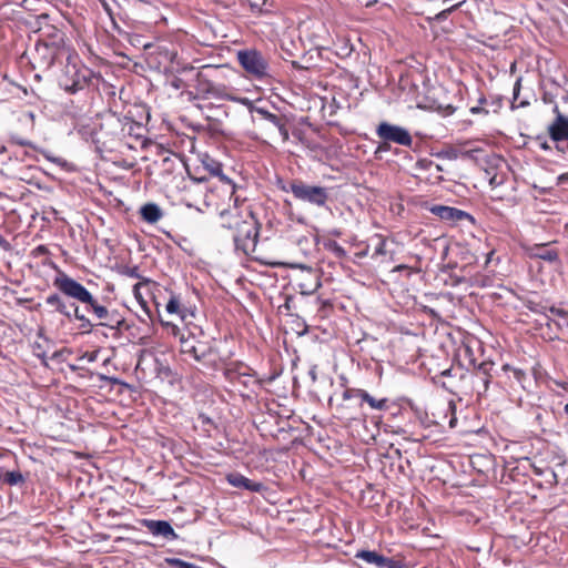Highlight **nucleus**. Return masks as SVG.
Instances as JSON below:
<instances>
[{
	"mask_svg": "<svg viewBox=\"0 0 568 568\" xmlns=\"http://www.w3.org/2000/svg\"><path fill=\"white\" fill-rule=\"evenodd\" d=\"M219 225L223 235L231 239L235 251L258 260L255 255L261 223L251 204L246 201L229 206L220 213Z\"/></svg>",
	"mask_w": 568,
	"mask_h": 568,
	"instance_id": "f257e3e1",
	"label": "nucleus"
},
{
	"mask_svg": "<svg viewBox=\"0 0 568 568\" xmlns=\"http://www.w3.org/2000/svg\"><path fill=\"white\" fill-rule=\"evenodd\" d=\"M54 267L58 270V275L53 280V286L64 296L84 304L87 311L91 312L99 320L97 325L108 327L118 333L130 327L125 318L118 311L108 310L80 282L59 270L58 266Z\"/></svg>",
	"mask_w": 568,
	"mask_h": 568,
	"instance_id": "f03ea898",
	"label": "nucleus"
},
{
	"mask_svg": "<svg viewBox=\"0 0 568 568\" xmlns=\"http://www.w3.org/2000/svg\"><path fill=\"white\" fill-rule=\"evenodd\" d=\"M73 48L68 43L64 32L53 29L39 39L30 52L29 62L33 70L49 71L57 61L68 59Z\"/></svg>",
	"mask_w": 568,
	"mask_h": 568,
	"instance_id": "7ed1b4c3",
	"label": "nucleus"
},
{
	"mask_svg": "<svg viewBox=\"0 0 568 568\" xmlns=\"http://www.w3.org/2000/svg\"><path fill=\"white\" fill-rule=\"evenodd\" d=\"M67 63L58 78L59 87L69 94L85 90L92 83L95 74L93 70L81 62L75 50L69 53Z\"/></svg>",
	"mask_w": 568,
	"mask_h": 568,
	"instance_id": "20e7f679",
	"label": "nucleus"
},
{
	"mask_svg": "<svg viewBox=\"0 0 568 568\" xmlns=\"http://www.w3.org/2000/svg\"><path fill=\"white\" fill-rule=\"evenodd\" d=\"M222 67L205 65L202 71L196 75L195 91L202 99H225L229 98L230 88L217 82L216 73L220 72Z\"/></svg>",
	"mask_w": 568,
	"mask_h": 568,
	"instance_id": "39448f33",
	"label": "nucleus"
},
{
	"mask_svg": "<svg viewBox=\"0 0 568 568\" xmlns=\"http://www.w3.org/2000/svg\"><path fill=\"white\" fill-rule=\"evenodd\" d=\"M280 189L283 192H291L296 200L310 203L315 206H324L329 197L326 187L320 185H310L298 179L292 180L288 185H280Z\"/></svg>",
	"mask_w": 568,
	"mask_h": 568,
	"instance_id": "423d86ee",
	"label": "nucleus"
},
{
	"mask_svg": "<svg viewBox=\"0 0 568 568\" xmlns=\"http://www.w3.org/2000/svg\"><path fill=\"white\" fill-rule=\"evenodd\" d=\"M236 58L251 78L261 80L268 75V62L260 51L255 49L240 50Z\"/></svg>",
	"mask_w": 568,
	"mask_h": 568,
	"instance_id": "0eeeda50",
	"label": "nucleus"
},
{
	"mask_svg": "<svg viewBox=\"0 0 568 568\" xmlns=\"http://www.w3.org/2000/svg\"><path fill=\"white\" fill-rule=\"evenodd\" d=\"M376 135L382 141H388L402 146L410 148L413 144V136L407 129L386 121L377 125Z\"/></svg>",
	"mask_w": 568,
	"mask_h": 568,
	"instance_id": "6e6552de",
	"label": "nucleus"
},
{
	"mask_svg": "<svg viewBox=\"0 0 568 568\" xmlns=\"http://www.w3.org/2000/svg\"><path fill=\"white\" fill-rule=\"evenodd\" d=\"M295 285L303 295L315 293L322 285L318 270L302 266L301 272L295 276Z\"/></svg>",
	"mask_w": 568,
	"mask_h": 568,
	"instance_id": "1a4fd4ad",
	"label": "nucleus"
},
{
	"mask_svg": "<svg viewBox=\"0 0 568 568\" xmlns=\"http://www.w3.org/2000/svg\"><path fill=\"white\" fill-rule=\"evenodd\" d=\"M352 398L361 399V404L366 403L372 409L388 410L390 400L387 397L377 398L372 396L367 390L362 388H346L343 392V399L348 400Z\"/></svg>",
	"mask_w": 568,
	"mask_h": 568,
	"instance_id": "9d476101",
	"label": "nucleus"
},
{
	"mask_svg": "<svg viewBox=\"0 0 568 568\" xmlns=\"http://www.w3.org/2000/svg\"><path fill=\"white\" fill-rule=\"evenodd\" d=\"M429 211L439 217L442 221L450 224V225H457L458 223L463 221H468L469 223L474 224L475 219L471 214H469L466 211L459 210L457 207L453 206H446V205H433Z\"/></svg>",
	"mask_w": 568,
	"mask_h": 568,
	"instance_id": "9b49d317",
	"label": "nucleus"
},
{
	"mask_svg": "<svg viewBox=\"0 0 568 568\" xmlns=\"http://www.w3.org/2000/svg\"><path fill=\"white\" fill-rule=\"evenodd\" d=\"M180 347L182 354L193 357L196 362L204 361L211 354L210 345L194 336H181Z\"/></svg>",
	"mask_w": 568,
	"mask_h": 568,
	"instance_id": "f8f14e48",
	"label": "nucleus"
},
{
	"mask_svg": "<svg viewBox=\"0 0 568 568\" xmlns=\"http://www.w3.org/2000/svg\"><path fill=\"white\" fill-rule=\"evenodd\" d=\"M355 558L375 568H403L400 560L385 557L375 550H359L356 552Z\"/></svg>",
	"mask_w": 568,
	"mask_h": 568,
	"instance_id": "ddd939ff",
	"label": "nucleus"
},
{
	"mask_svg": "<svg viewBox=\"0 0 568 568\" xmlns=\"http://www.w3.org/2000/svg\"><path fill=\"white\" fill-rule=\"evenodd\" d=\"M141 524L144 528H146L149 532H151L154 536H162L166 540L178 539V535L169 521L143 519Z\"/></svg>",
	"mask_w": 568,
	"mask_h": 568,
	"instance_id": "4468645a",
	"label": "nucleus"
},
{
	"mask_svg": "<svg viewBox=\"0 0 568 568\" xmlns=\"http://www.w3.org/2000/svg\"><path fill=\"white\" fill-rule=\"evenodd\" d=\"M226 481L236 488H243L253 493H261L265 489L264 484L253 481L240 473H230L225 477Z\"/></svg>",
	"mask_w": 568,
	"mask_h": 568,
	"instance_id": "2eb2a0df",
	"label": "nucleus"
},
{
	"mask_svg": "<svg viewBox=\"0 0 568 568\" xmlns=\"http://www.w3.org/2000/svg\"><path fill=\"white\" fill-rule=\"evenodd\" d=\"M139 212L142 221L149 224H155L163 217V211L153 202L142 205Z\"/></svg>",
	"mask_w": 568,
	"mask_h": 568,
	"instance_id": "dca6fc26",
	"label": "nucleus"
},
{
	"mask_svg": "<svg viewBox=\"0 0 568 568\" xmlns=\"http://www.w3.org/2000/svg\"><path fill=\"white\" fill-rule=\"evenodd\" d=\"M530 257L547 261L549 263L559 261V252L555 248H547V244H535L530 248Z\"/></svg>",
	"mask_w": 568,
	"mask_h": 568,
	"instance_id": "f3484780",
	"label": "nucleus"
},
{
	"mask_svg": "<svg viewBox=\"0 0 568 568\" xmlns=\"http://www.w3.org/2000/svg\"><path fill=\"white\" fill-rule=\"evenodd\" d=\"M165 311L170 315H176L182 322H184L187 317V310L183 306L181 297L173 292H170V297L166 302Z\"/></svg>",
	"mask_w": 568,
	"mask_h": 568,
	"instance_id": "a211bd4d",
	"label": "nucleus"
},
{
	"mask_svg": "<svg viewBox=\"0 0 568 568\" xmlns=\"http://www.w3.org/2000/svg\"><path fill=\"white\" fill-rule=\"evenodd\" d=\"M104 126H109L111 129L116 130L121 126V121H120V119L111 118L105 123L101 124L97 141L101 142L104 146H106L108 142H114V141L119 140L120 136L116 131H113L112 136L110 139H106L108 133L104 131Z\"/></svg>",
	"mask_w": 568,
	"mask_h": 568,
	"instance_id": "6ab92c4d",
	"label": "nucleus"
},
{
	"mask_svg": "<svg viewBox=\"0 0 568 568\" xmlns=\"http://www.w3.org/2000/svg\"><path fill=\"white\" fill-rule=\"evenodd\" d=\"M26 483V478L19 469L7 470L0 468V484L7 486H19Z\"/></svg>",
	"mask_w": 568,
	"mask_h": 568,
	"instance_id": "aec40b11",
	"label": "nucleus"
},
{
	"mask_svg": "<svg viewBox=\"0 0 568 568\" xmlns=\"http://www.w3.org/2000/svg\"><path fill=\"white\" fill-rule=\"evenodd\" d=\"M45 304L53 307L61 315L72 318V310L67 305L58 293H52L45 297Z\"/></svg>",
	"mask_w": 568,
	"mask_h": 568,
	"instance_id": "412c9836",
	"label": "nucleus"
},
{
	"mask_svg": "<svg viewBox=\"0 0 568 568\" xmlns=\"http://www.w3.org/2000/svg\"><path fill=\"white\" fill-rule=\"evenodd\" d=\"M251 11L256 16H268L274 12L275 0H247Z\"/></svg>",
	"mask_w": 568,
	"mask_h": 568,
	"instance_id": "4be33fe9",
	"label": "nucleus"
},
{
	"mask_svg": "<svg viewBox=\"0 0 568 568\" xmlns=\"http://www.w3.org/2000/svg\"><path fill=\"white\" fill-rule=\"evenodd\" d=\"M247 372H243V373H233L231 371H227V377L232 381V382H237L240 384H242L243 386L245 387H248L250 384H255V385H260V382L254 377L253 374L248 373L251 371V368L246 367Z\"/></svg>",
	"mask_w": 568,
	"mask_h": 568,
	"instance_id": "5701e85b",
	"label": "nucleus"
},
{
	"mask_svg": "<svg viewBox=\"0 0 568 568\" xmlns=\"http://www.w3.org/2000/svg\"><path fill=\"white\" fill-rule=\"evenodd\" d=\"M416 168L424 171H435L434 179L436 182L443 181V176L439 174L442 172V168L439 164L435 163L429 159H419L416 162Z\"/></svg>",
	"mask_w": 568,
	"mask_h": 568,
	"instance_id": "b1692460",
	"label": "nucleus"
},
{
	"mask_svg": "<svg viewBox=\"0 0 568 568\" xmlns=\"http://www.w3.org/2000/svg\"><path fill=\"white\" fill-rule=\"evenodd\" d=\"M70 307L72 308V317L80 322V328L87 333L91 332L94 327V324L83 313L80 312V308L77 304L72 303Z\"/></svg>",
	"mask_w": 568,
	"mask_h": 568,
	"instance_id": "393cba45",
	"label": "nucleus"
},
{
	"mask_svg": "<svg viewBox=\"0 0 568 568\" xmlns=\"http://www.w3.org/2000/svg\"><path fill=\"white\" fill-rule=\"evenodd\" d=\"M493 376L471 377V384L478 396L486 395Z\"/></svg>",
	"mask_w": 568,
	"mask_h": 568,
	"instance_id": "a878e982",
	"label": "nucleus"
},
{
	"mask_svg": "<svg viewBox=\"0 0 568 568\" xmlns=\"http://www.w3.org/2000/svg\"><path fill=\"white\" fill-rule=\"evenodd\" d=\"M373 239L376 240V245L372 257L377 258L379 256H386L388 254V251L386 250V237L382 234H375Z\"/></svg>",
	"mask_w": 568,
	"mask_h": 568,
	"instance_id": "bb28decb",
	"label": "nucleus"
},
{
	"mask_svg": "<svg viewBox=\"0 0 568 568\" xmlns=\"http://www.w3.org/2000/svg\"><path fill=\"white\" fill-rule=\"evenodd\" d=\"M501 369L504 372H511L513 373V376L514 378L516 379V382L523 387L525 388V382L527 381V374L524 369L521 368H517V367H513L511 365L509 364H504Z\"/></svg>",
	"mask_w": 568,
	"mask_h": 568,
	"instance_id": "cd10ccee",
	"label": "nucleus"
},
{
	"mask_svg": "<svg viewBox=\"0 0 568 568\" xmlns=\"http://www.w3.org/2000/svg\"><path fill=\"white\" fill-rule=\"evenodd\" d=\"M317 302L320 304L317 310V316L321 320H324L329 316L331 312L333 311V304L328 300L317 298Z\"/></svg>",
	"mask_w": 568,
	"mask_h": 568,
	"instance_id": "c85d7f7f",
	"label": "nucleus"
},
{
	"mask_svg": "<svg viewBox=\"0 0 568 568\" xmlns=\"http://www.w3.org/2000/svg\"><path fill=\"white\" fill-rule=\"evenodd\" d=\"M494 367L493 362H481L474 373L471 374V377H479V376H493L491 371Z\"/></svg>",
	"mask_w": 568,
	"mask_h": 568,
	"instance_id": "c756f323",
	"label": "nucleus"
},
{
	"mask_svg": "<svg viewBox=\"0 0 568 568\" xmlns=\"http://www.w3.org/2000/svg\"><path fill=\"white\" fill-rule=\"evenodd\" d=\"M260 113L264 116L265 120L271 122L276 128L282 126V124L284 122H286V119L282 115H277V114L271 113L268 111H264V110H261Z\"/></svg>",
	"mask_w": 568,
	"mask_h": 568,
	"instance_id": "7c9ffc66",
	"label": "nucleus"
},
{
	"mask_svg": "<svg viewBox=\"0 0 568 568\" xmlns=\"http://www.w3.org/2000/svg\"><path fill=\"white\" fill-rule=\"evenodd\" d=\"M493 284V277L489 275L478 274L473 278V285L478 287H488Z\"/></svg>",
	"mask_w": 568,
	"mask_h": 568,
	"instance_id": "2f4dec72",
	"label": "nucleus"
},
{
	"mask_svg": "<svg viewBox=\"0 0 568 568\" xmlns=\"http://www.w3.org/2000/svg\"><path fill=\"white\" fill-rule=\"evenodd\" d=\"M168 562L171 565L172 568H202L194 564L178 558L169 559Z\"/></svg>",
	"mask_w": 568,
	"mask_h": 568,
	"instance_id": "473e14b6",
	"label": "nucleus"
},
{
	"mask_svg": "<svg viewBox=\"0 0 568 568\" xmlns=\"http://www.w3.org/2000/svg\"><path fill=\"white\" fill-rule=\"evenodd\" d=\"M149 284V281L145 280L143 282H139L136 283L134 286H133V294H134V297L136 298V301L142 305L144 306L145 305V301L143 300L142 297V294H141V288L143 286H146Z\"/></svg>",
	"mask_w": 568,
	"mask_h": 568,
	"instance_id": "72a5a7b5",
	"label": "nucleus"
},
{
	"mask_svg": "<svg viewBox=\"0 0 568 568\" xmlns=\"http://www.w3.org/2000/svg\"><path fill=\"white\" fill-rule=\"evenodd\" d=\"M216 174L220 176V180L227 186L230 194L233 195L235 193V184L231 179L222 174V169L219 168Z\"/></svg>",
	"mask_w": 568,
	"mask_h": 568,
	"instance_id": "f704fd0d",
	"label": "nucleus"
},
{
	"mask_svg": "<svg viewBox=\"0 0 568 568\" xmlns=\"http://www.w3.org/2000/svg\"><path fill=\"white\" fill-rule=\"evenodd\" d=\"M389 150H390V142L381 140V143L377 145V148L374 152V155L376 159H381V154L388 152Z\"/></svg>",
	"mask_w": 568,
	"mask_h": 568,
	"instance_id": "c9c22d12",
	"label": "nucleus"
},
{
	"mask_svg": "<svg viewBox=\"0 0 568 568\" xmlns=\"http://www.w3.org/2000/svg\"><path fill=\"white\" fill-rule=\"evenodd\" d=\"M161 324L166 329V332L172 334L173 336H178L180 334V328L176 324L165 321H161Z\"/></svg>",
	"mask_w": 568,
	"mask_h": 568,
	"instance_id": "e433bc0d",
	"label": "nucleus"
},
{
	"mask_svg": "<svg viewBox=\"0 0 568 568\" xmlns=\"http://www.w3.org/2000/svg\"><path fill=\"white\" fill-rule=\"evenodd\" d=\"M48 254H50V251H49V248H48L45 245H43V244L38 245V246H37V247H34V248L32 250V252H31V255H32L33 257H39V256L48 255Z\"/></svg>",
	"mask_w": 568,
	"mask_h": 568,
	"instance_id": "4c0bfd02",
	"label": "nucleus"
},
{
	"mask_svg": "<svg viewBox=\"0 0 568 568\" xmlns=\"http://www.w3.org/2000/svg\"><path fill=\"white\" fill-rule=\"evenodd\" d=\"M549 312L558 317H560L561 320H567V316H568V310H564V308H558L556 306H551L549 308Z\"/></svg>",
	"mask_w": 568,
	"mask_h": 568,
	"instance_id": "58836bf2",
	"label": "nucleus"
},
{
	"mask_svg": "<svg viewBox=\"0 0 568 568\" xmlns=\"http://www.w3.org/2000/svg\"><path fill=\"white\" fill-rule=\"evenodd\" d=\"M392 272H405L406 275L409 276L414 272V268L405 264H399L396 265Z\"/></svg>",
	"mask_w": 568,
	"mask_h": 568,
	"instance_id": "ea45409f",
	"label": "nucleus"
},
{
	"mask_svg": "<svg viewBox=\"0 0 568 568\" xmlns=\"http://www.w3.org/2000/svg\"><path fill=\"white\" fill-rule=\"evenodd\" d=\"M277 129H278V131H280V134H281V136H282L283 141H288V139H290V133H288V129H287V126H286V122H284V123L282 124V126H280V128H277Z\"/></svg>",
	"mask_w": 568,
	"mask_h": 568,
	"instance_id": "a19ab883",
	"label": "nucleus"
},
{
	"mask_svg": "<svg viewBox=\"0 0 568 568\" xmlns=\"http://www.w3.org/2000/svg\"><path fill=\"white\" fill-rule=\"evenodd\" d=\"M124 274L130 276V277H134V278H139L140 277V274H139V268L136 266L134 267H128L125 271H124Z\"/></svg>",
	"mask_w": 568,
	"mask_h": 568,
	"instance_id": "79ce46f5",
	"label": "nucleus"
},
{
	"mask_svg": "<svg viewBox=\"0 0 568 568\" xmlns=\"http://www.w3.org/2000/svg\"><path fill=\"white\" fill-rule=\"evenodd\" d=\"M469 111H470L471 114H485V115L488 114V110L483 108V106H480V105L471 106L469 109Z\"/></svg>",
	"mask_w": 568,
	"mask_h": 568,
	"instance_id": "37998d69",
	"label": "nucleus"
},
{
	"mask_svg": "<svg viewBox=\"0 0 568 568\" xmlns=\"http://www.w3.org/2000/svg\"><path fill=\"white\" fill-rule=\"evenodd\" d=\"M332 248H333L334 253L339 257L344 256L346 253L345 250L336 242H333Z\"/></svg>",
	"mask_w": 568,
	"mask_h": 568,
	"instance_id": "c03bdc74",
	"label": "nucleus"
},
{
	"mask_svg": "<svg viewBox=\"0 0 568 568\" xmlns=\"http://www.w3.org/2000/svg\"><path fill=\"white\" fill-rule=\"evenodd\" d=\"M444 154L448 159H457L458 158V150L450 148L449 150L444 151Z\"/></svg>",
	"mask_w": 568,
	"mask_h": 568,
	"instance_id": "a18cd8bd",
	"label": "nucleus"
},
{
	"mask_svg": "<svg viewBox=\"0 0 568 568\" xmlns=\"http://www.w3.org/2000/svg\"><path fill=\"white\" fill-rule=\"evenodd\" d=\"M456 111V108L452 104H447L445 108H443V115H452Z\"/></svg>",
	"mask_w": 568,
	"mask_h": 568,
	"instance_id": "49530a36",
	"label": "nucleus"
},
{
	"mask_svg": "<svg viewBox=\"0 0 568 568\" xmlns=\"http://www.w3.org/2000/svg\"><path fill=\"white\" fill-rule=\"evenodd\" d=\"M0 247L3 248L4 251H9L11 248V245L8 242V240L4 236H2L1 234H0Z\"/></svg>",
	"mask_w": 568,
	"mask_h": 568,
	"instance_id": "de8ad7c7",
	"label": "nucleus"
},
{
	"mask_svg": "<svg viewBox=\"0 0 568 568\" xmlns=\"http://www.w3.org/2000/svg\"><path fill=\"white\" fill-rule=\"evenodd\" d=\"M520 91V79H518L514 85V100L518 98Z\"/></svg>",
	"mask_w": 568,
	"mask_h": 568,
	"instance_id": "09e8293b",
	"label": "nucleus"
},
{
	"mask_svg": "<svg viewBox=\"0 0 568 568\" xmlns=\"http://www.w3.org/2000/svg\"><path fill=\"white\" fill-rule=\"evenodd\" d=\"M554 384L558 387H561L564 390L568 393V383L561 381H554Z\"/></svg>",
	"mask_w": 568,
	"mask_h": 568,
	"instance_id": "8fccbe9b",
	"label": "nucleus"
},
{
	"mask_svg": "<svg viewBox=\"0 0 568 568\" xmlns=\"http://www.w3.org/2000/svg\"><path fill=\"white\" fill-rule=\"evenodd\" d=\"M495 253H496L495 250H491L487 253V257H486V262H485L486 265L493 261V256L495 255Z\"/></svg>",
	"mask_w": 568,
	"mask_h": 568,
	"instance_id": "3c124183",
	"label": "nucleus"
},
{
	"mask_svg": "<svg viewBox=\"0 0 568 568\" xmlns=\"http://www.w3.org/2000/svg\"><path fill=\"white\" fill-rule=\"evenodd\" d=\"M460 4H462V2L454 4V6H453V7H450L449 9L444 10V11L442 12V14H446V13H450V12H453V11H454V10H456Z\"/></svg>",
	"mask_w": 568,
	"mask_h": 568,
	"instance_id": "603ef678",
	"label": "nucleus"
},
{
	"mask_svg": "<svg viewBox=\"0 0 568 568\" xmlns=\"http://www.w3.org/2000/svg\"><path fill=\"white\" fill-rule=\"evenodd\" d=\"M486 103H487L486 97L484 94H480V97L478 99V105L483 106Z\"/></svg>",
	"mask_w": 568,
	"mask_h": 568,
	"instance_id": "864d4df0",
	"label": "nucleus"
},
{
	"mask_svg": "<svg viewBox=\"0 0 568 568\" xmlns=\"http://www.w3.org/2000/svg\"><path fill=\"white\" fill-rule=\"evenodd\" d=\"M558 180H559V182L568 181V173H564V174L559 175Z\"/></svg>",
	"mask_w": 568,
	"mask_h": 568,
	"instance_id": "5fc2aeb1",
	"label": "nucleus"
},
{
	"mask_svg": "<svg viewBox=\"0 0 568 568\" xmlns=\"http://www.w3.org/2000/svg\"><path fill=\"white\" fill-rule=\"evenodd\" d=\"M367 254H368V251H367V250L356 253V255H357L358 257H364V256H366Z\"/></svg>",
	"mask_w": 568,
	"mask_h": 568,
	"instance_id": "6e6d98bb",
	"label": "nucleus"
},
{
	"mask_svg": "<svg viewBox=\"0 0 568 568\" xmlns=\"http://www.w3.org/2000/svg\"><path fill=\"white\" fill-rule=\"evenodd\" d=\"M490 184H491L493 186H495V185L499 184V182H497V176H494V178L490 180Z\"/></svg>",
	"mask_w": 568,
	"mask_h": 568,
	"instance_id": "4d7b16f0",
	"label": "nucleus"
},
{
	"mask_svg": "<svg viewBox=\"0 0 568 568\" xmlns=\"http://www.w3.org/2000/svg\"><path fill=\"white\" fill-rule=\"evenodd\" d=\"M345 409H346V407L344 405H339L337 407V410L341 412L342 414H345Z\"/></svg>",
	"mask_w": 568,
	"mask_h": 568,
	"instance_id": "13d9d810",
	"label": "nucleus"
},
{
	"mask_svg": "<svg viewBox=\"0 0 568 568\" xmlns=\"http://www.w3.org/2000/svg\"><path fill=\"white\" fill-rule=\"evenodd\" d=\"M493 199H494V200L503 201V200H504V196H501V195H495Z\"/></svg>",
	"mask_w": 568,
	"mask_h": 568,
	"instance_id": "bf43d9fd",
	"label": "nucleus"
},
{
	"mask_svg": "<svg viewBox=\"0 0 568 568\" xmlns=\"http://www.w3.org/2000/svg\"><path fill=\"white\" fill-rule=\"evenodd\" d=\"M561 325H565L568 327V315H567V320H562V324Z\"/></svg>",
	"mask_w": 568,
	"mask_h": 568,
	"instance_id": "052dcab7",
	"label": "nucleus"
},
{
	"mask_svg": "<svg viewBox=\"0 0 568 568\" xmlns=\"http://www.w3.org/2000/svg\"><path fill=\"white\" fill-rule=\"evenodd\" d=\"M541 148H542L544 150H548V149H549V145H548L547 143H544V144H541Z\"/></svg>",
	"mask_w": 568,
	"mask_h": 568,
	"instance_id": "680f3d73",
	"label": "nucleus"
},
{
	"mask_svg": "<svg viewBox=\"0 0 568 568\" xmlns=\"http://www.w3.org/2000/svg\"><path fill=\"white\" fill-rule=\"evenodd\" d=\"M564 412H565V414L568 416V404H566V405H565V407H564Z\"/></svg>",
	"mask_w": 568,
	"mask_h": 568,
	"instance_id": "e2e57ef3",
	"label": "nucleus"
},
{
	"mask_svg": "<svg viewBox=\"0 0 568 568\" xmlns=\"http://www.w3.org/2000/svg\"><path fill=\"white\" fill-rule=\"evenodd\" d=\"M450 374V369H446L443 372V375H449Z\"/></svg>",
	"mask_w": 568,
	"mask_h": 568,
	"instance_id": "0e129e2a",
	"label": "nucleus"
},
{
	"mask_svg": "<svg viewBox=\"0 0 568 568\" xmlns=\"http://www.w3.org/2000/svg\"><path fill=\"white\" fill-rule=\"evenodd\" d=\"M94 359V355L91 354L90 357H89V361H93Z\"/></svg>",
	"mask_w": 568,
	"mask_h": 568,
	"instance_id": "69168bd1",
	"label": "nucleus"
}]
</instances>
